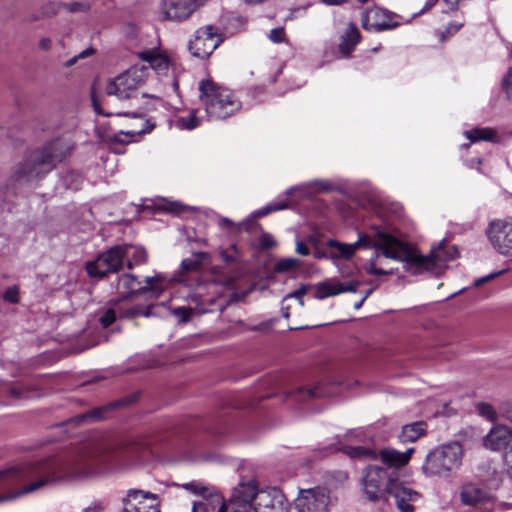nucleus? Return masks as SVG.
Listing matches in <instances>:
<instances>
[{
	"label": "nucleus",
	"mask_w": 512,
	"mask_h": 512,
	"mask_svg": "<svg viewBox=\"0 0 512 512\" xmlns=\"http://www.w3.org/2000/svg\"><path fill=\"white\" fill-rule=\"evenodd\" d=\"M327 252H328V241L326 242L324 248L315 251L314 257L316 259H322V258L329 259Z\"/></svg>",
	"instance_id": "6e6d98bb"
},
{
	"label": "nucleus",
	"mask_w": 512,
	"mask_h": 512,
	"mask_svg": "<svg viewBox=\"0 0 512 512\" xmlns=\"http://www.w3.org/2000/svg\"><path fill=\"white\" fill-rule=\"evenodd\" d=\"M487 236L492 246L503 255L512 254V217L489 224Z\"/></svg>",
	"instance_id": "9d476101"
},
{
	"label": "nucleus",
	"mask_w": 512,
	"mask_h": 512,
	"mask_svg": "<svg viewBox=\"0 0 512 512\" xmlns=\"http://www.w3.org/2000/svg\"><path fill=\"white\" fill-rule=\"evenodd\" d=\"M447 3L450 2V0H445ZM438 2V0H427L426 3H425V6L424 8L422 9L421 12L425 11V10H428L430 8H432L436 3Z\"/></svg>",
	"instance_id": "bf43d9fd"
},
{
	"label": "nucleus",
	"mask_w": 512,
	"mask_h": 512,
	"mask_svg": "<svg viewBox=\"0 0 512 512\" xmlns=\"http://www.w3.org/2000/svg\"><path fill=\"white\" fill-rule=\"evenodd\" d=\"M362 482L369 500L378 501L388 494L395 499L401 512L414 511L413 503L418 500L419 493L400 482L396 472L389 473L379 466H370L365 470Z\"/></svg>",
	"instance_id": "7ed1b4c3"
},
{
	"label": "nucleus",
	"mask_w": 512,
	"mask_h": 512,
	"mask_svg": "<svg viewBox=\"0 0 512 512\" xmlns=\"http://www.w3.org/2000/svg\"><path fill=\"white\" fill-rule=\"evenodd\" d=\"M250 223H253L252 219H246L240 223H234L226 217H220L218 219V225L220 228L227 229L233 233H239L242 230H250Z\"/></svg>",
	"instance_id": "473e14b6"
},
{
	"label": "nucleus",
	"mask_w": 512,
	"mask_h": 512,
	"mask_svg": "<svg viewBox=\"0 0 512 512\" xmlns=\"http://www.w3.org/2000/svg\"><path fill=\"white\" fill-rule=\"evenodd\" d=\"M289 503L280 489L268 487L258 492L255 512H288Z\"/></svg>",
	"instance_id": "dca6fc26"
},
{
	"label": "nucleus",
	"mask_w": 512,
	"mask_h": 512,
	"mask_svg": "<svg viewBox=\"0 0 512 512\" xmlns=\"http://www.w3.org/2000/svg\"><path fill=\"white\" fill-rule=\"evenodd\" d=\"M359 285L356 280L341 282L335 278L327 279L315 284V298L322 300L346 292H356Z\"/></svg>",
	"instance_id": "6ab92c4d"
},
{
	"label": "nucleus",
	"mask_w": 512,
	"mask_h": 512,
	"mask_svg": "<svg viewBox=\"0 0 512 512\" xmlns=\"http://www.w3.org/2000/svg\"><path fill=\"white\" fill-rule=\"evenodd\" d=\"M360 39L361 35L359 30L354 24L350 23L345 33L341 36L339 51L343 55L349 56L355 49L356 45L359 43Z\"/></svg>",
	"instance_id": "b1692460"
},
{
	"label": "nucleus",
	"mask_w": 512,
	"mask_h": 512,
	"mask_svg": "<svg viewBox=\"0 0 512 512\" xmlns=\"http://www.w3.org/2000/svg\"><path fill=\"white\" fill-rule=\"evenodd\" d=\"M93 53H94V49L89 48V49H86V50L82 51L81 53H79L77 55V57H78V59L85 58V57L92 55Z\"/></svg>",
	"instance_id": "680f3d73"
},
{
	"label": "nucleus",
	"mask_w": 512,
	"mask_h": 512,
	"mask_svg": "<svg viewBox=\"0 0 512 512\" xmlns=\"http://www.w3.org/2000/svg\"><path fill=\"white\" fill-rule=\"evenodd\" d=\"M296 252L300 255L307 256L309 255L310 250L305 243L298 241L296 243Z\"/></svg>",
	"instance_id": "5fc2aeb1"
},
{
	"label": "nucleus",
	"mask_w": 512,
	"mask_h": 512,
	"mask_svg": "<svg viewBox=\"0 0 512 512\" xmlns=\"http://www.w3.org/2000/svg\"><path fill=\"white\" fill-rule=\"evenodd\" d=\"M333 393L330 392L323 384H317L313 388H299L294 397L297 400H306L311 398L328 397Z\"/></svg>",
	"instance_id": "cd10ccee"
},
{
	"label": "nucleus",
	"mask_w": 512,
	"mask_h": 512,
	"mask_svg": "<svg viewBox=\"0 0 512 512\" xmlns=\"http://www.w3.org/2000/svg\"><path fill=\"white\" fill-rule=\"evenodd\" d=\"M269 38L274 43H281L284 41L285 32L283 28L272 29L269 34Z\"/></svg>",
	"instance_id": "8fccbe9b"
},
{
	"label": "nucleus",
	"mask_w": 512,
	"mask_h": 512,
	"mask_svg": "<svg viewBox=\"0 0 512 512\" xmlns=\"http://www.w3.org/2000/svg\"><path fill=\"white\" fill-rule=\"evenodd\" d=\"M67 151L68 146L57 139L26 153L13 166L10 182L24 185L43 178L64 159Z\"/></svg>",
	"instance_id": "20e7f679"
},
{
	"label": "nucleus",
	"mask_w": 512,
	"mask_h": 512,
	"mask_svg": "<svg viewBox=\"0 0 512 512\" xmlns=\"http://www.w3.org/2000/svg\"><path fill=\"white\" fill-rule=\"evenodd\" d=\"M482 161L480 158L471 159L469 161V166L471 168L479 169V166L481 165Z\"/></svg>",
	"instance_id": "052dcab7"
},
{
	"label": "nucleus",
	"mask_w": 512,
	"mask_h": 512,
	"mask_svg": "<svg viewBox=\"0 0 512 512\" xmlns=\"http://www.w3.org/2000/svg\"><path fill=\"white\" fill-rule=\"evenodd\" d=\"M168 211L170 212H176V213H179L181 211V206L178 204V203H172L170 204V206L167 208Z\"/></svg>",
	"instance_id": "0e129e2a"
},
{
	"label": "nucleus",
	"mask_w": 512,
	"mask_h": 512,
	"mask_svg": "<svg viewBox=\"0 0 512 512\" xmlns=\"http://www.w3.org/2000/svg\"><path fill=\"white\" fill-rule=\"evenodd\" d=\"M461 26H462L461 24H451L447 28V32L448 33H455V32H457L460 29Z\"/></svg>",
	"instance_id": "774afa93"
},
{
	"label": "nucleus",
	"mask_w": 512,
	"mask_h": 512,
	"mask_svg": "<svg viewBox=\"0 0 512 512\" xmlns=\"http://www.w3.org/2000/svg\"><path fill=\"white\" fill-rule=\"evenodd\" d=\"M503 89L507 96L512 98V68L509 69L506 77L503 79Z\"/></svg>",
	"instance_id": "3c124183"
},
{
	"label": "nucleus",
	"mask_w": 512,
	"mask_h": 512,
	"mask_svg": "<svg viewBox=\"0 0 512 512\" xmlns=\"http://www.w3.org/2000/svg\"><path fill=\"white\" fill-rule=\"evenodd\" d=\"M61 7H63V4L50 3L43 8V14L45 16H53L59 12Z\"/></svg>",
	"instance_id": "603ef678"
},
{
	"label": "nucleus",
	"mask_w": 512,
	"mask_h": 512,
	"mask_svg": "<svg viewBox=\"0 0 512 512\" xmlns=\"http://www.w3.org/2000/svg\"><path fill=\"white\" fill-rule=\"evenodd\" d=\"M140 57L149 64V66H146L148 71L151 68L157 73L162 74L169 68L168 58L154 51H144L140 53Z\"/></svg>",
	"instance_id": "393cba45"
},
{
	"label": "nucleus",
	"mask_w": 512,
	"mask_h": 512,
	"mask_svg": "<svg viewBox=\"0 0 512 512\" xmlns=\"http://www.w3.org/2000/svg\"><path fill=\"white\" fill-rule=\"evenodd\" d=\"M476 408H477L479 415H481L482 417L486 418L487 420H489L491 422L496 421L497 412L495 411V409L493 408L492 405H490L488 403L481 402V403L477 404Z\"/></svg>",
	"instance_id": "4c0bfd02"
},
{
	"label": "nucleus",
	"mask_w": 512,
	"mask_h": 512,
	"mask_svg": "<svg viewBox=\"0 0 512 512\" xmlns=\"http://www.w3.org/2000/svg\"><path fill=\"white\" fill-rule=\"evenodd\" d=\"M125 252V261L127 267L131 269L134 265L143 264L146 262L147 253L143 247L135 245H121Z\"/></svg>",
	"instance_id": "a878e982"
},
{
	"label": "nucleus",
	"mask_w": 512,
	"mask_h": 512,
	"mask_svg": "<svg viewBox=\"0 0 512 512\" xmlns=\"http://www.w3.org/2000/svg\"><path fill=\"white\" fill-rule=\"evenodd\" d=\"M301 261L295 258H284L279 260L275 267L274 271L278 273H286L290 272L298 267H300Z\"/></svg>",
	"instance_id": "e433bc0d"
},
{
	"label": "nucleus",
	"mask_w": 512,
	"mask_h": 512,
	"mask_svg": "<svg viewBox=\"0 0 512 512\" xmlns=\"http://www.w3.org/2000/svg\"><path fill=\"white\" fill-rule=\"evenodd\" d=\"M124 262L125 252L121 245H116L100 254L95 260L87 262L86 270L90 277L103 278L108 273L121 270Z\"/></svg>",
	"instance_id": "6e6552de"
},
{
	"label": "nucleus",
	"mask_w": 512,
	"mask_h": 512,
	"mask_svg": "<svg viewBox=\"0 0 512 512\" xmlns=\"http://www.w3.org/2000/svg\"><path fill=\"white\" fill-rule=\"evenodd\" d=\"M193 313L191 308L186 307H178L173 310V315L179 318L180 322L185 323L190 320V317Z\"/></svg>",
	"instance_id": "c03bdc74"
},
{
	"label": "nucleus",
	"mask_w": 512,
	"mask_h": 512,
	"mask_svg": "<svg viewBox=\"0 0 512 512\" xmlns=\"http://www.w3.org/2000/svg\"><path fill=\"white\" fill-rule=\"evenodd\" d=\"M3 299L11 304L19 302V290L17 286L9 287L3 294Z\"/></svg>",
	"instance_id": "37998d69"
},
{
	"label": "nucleus",
	"mask_w": 512,
	"mask_h": 512,
	"mask_svg": "<svg viewBox=\"0 0 512 512\" xmlns=\"http://www.w3.org/2000/svg\"><path fill=\"white\" fill-rule=\"evenodd\" d=\"M113 459L107 445H88L74 456L48 458L0 471V489L11 490L0 496V503L15 500L65 479H83L96 475Z\"/></svg>",
	"instance_id": "f257e3e1"
},
{
	"label": "nucleus",
	"mask_w": 512,
	"mask_h": 512,
	"mask_svg": "<svg viewBox=\"0 0 512 512\" xmlns=\"http://www.w3.org/2000/svg\"><path fill=\"white\" fill-rule=\"evenodd\" d=\"M122 504L123 512H159L157 496L138 489L128 490Z\"/></svg>",
	"instance_id": "2eb2a0df"
},
{
	"label": "nucleus",
	"mask_w": 512,
	"mask_h": 512,
	"mask_svg": "<svg viewBox=\"0 0 512 512\" xmlns=\"http://www.w3.org/2000/svg\"><path fill=\"white\" fill-rule=\"evenodd\" d=\"M309 188H311L315 191L329 190L330 184L325 181H317L316 180V181L310 182L308 184H303V185H299V186L292 187V188L288 189L287 195H292L296 191H301L303 194H305V193H307L305 191V189H309Z\"/></svg>",
	"instance_id": "f704fd0d"
},
{
	"label": "nucleus",
	"mask_w": 512,
	"mask_h": 512,
	"mask_svg": "<svg viewBox=\"0 0 512 512\" xmlns=\"http://www.w3.org/2000/svg\"><path fill=\"white\" fill-rule=\"evenodd\" d=\"M463 450L458 442H451L433 449L422 466L426 476L448 478L462 464Z\"/></svg>",
	"instance_id": "423d86ee"
},
{
	"label": "nucleus",
	"mask_w": 512,
	"mask_h": 512,
	"mask_svg": "<svg viewBox=\"0 0 512 512\" xmlns=\"http://www.w3.org/2000/svg\"><path fill=\"white\" fill-rule=\"evenodd\" d=\"M395 18L396 14L375 6L362 14L361 24L366 31L389 30L398 26V22Z\"/></svg>",
	"instance_id": "f3484780"
},
{
	"label": "nucleus",
	"mask_w": 512,
	"mask_h": 512,
	"mask_svg": "<svg viewBox=\"0 0 512 512\" xmlns=\"http://www.w3.org/2000/svg\"><path fill=\"white\" fill-rule=\"evenodd\" d=\"M460 499L465 505L477 506L490 501V496L486 490L474 484H467L461 489Z\"/></svg>",
	"instance_id": "4be33fe9"
},
{
	"label": "nucleus",
	"mask_w": 512,
	"mask_h": 512,
	"mask_svg": "<svg viewBox=\"0 0 512 512\" xmlns=\"http://www.w3.org/2000/svg\"><path fill=\"white\" fill-rule=\"evenodd\" d=\"M329 503V493L318 487L302 490L294 502V508L297 512H325Z\"/></svg>",
	"instance_id": "9b49d317"
},
{
	"label": "nucleus",
	"mask_w": 512,
	"mask_h": 512,
	"mask_svg": "<svg viewBox=\"0 0 512 512\" xmlns=\"http://www.w3.org/2000/svg\"><path fill=\"white\" fill-rule=\"evenodd\" d=\"M485 448L503 452L512 445V429L505 425H494L483 439Z\"/></svg>",
	"instance_id": "aec40b11"
},
{
	"label": "nucleus",
	"mask_w": 512,
	"mask_h": 512,
	"mask_svg": "<svg viewBox=\"0 0 512 512\" xmlns=\"http://www.w3.org/2000/svg\"><path fill=\"white\" fill-rule=\"evenodd\" d=\"M371 247H374L375 256L370 259L365 270L370 275H390L392 269L385 270L379 268L381 257L389 258L405 263V268L412 274H420L423 271L432 270L439 267L442 263L453 260L458 251L451 248V251L444 252L441 245L433 247L429 255H421L412 245L401 241L396 236L390 234L386 229L372 227Z\"/></svg>",
	"instance_id": "f03ea898"
},
{
	"label": "nucleus",
	"mask_w": 512,
	"mask_h": 512,
	"mask_svg": "<svg viewBox=\"0 0 512 512\" xmlns=\"http://www.w3.org/2000/svg\"><path fill=\"white\" fill-rule=\"evenodd\" d=\"M321 1L327 5H340L344 2H346L347 0H321Z\"/></svg>",
	"instance_id": "69168bd1"
},
{
	"label": "nucleus",
	"mask_w": 512,
	"mask_h": 512,
	"mask_svg": "<svg viewBox=\"0 0 512 512\" xmlns=\"http://www.w3.org/2000/svg\"><path fill=\"white\" fill-rule=\"evenodd\" d=\"M108 409H109L108 407H98V408L92 409L89 412H86V413L76 416L73 419V421L76 424L93 423V422L99 421L104 418V414L108 411Z\"/></svg>",
	"instance_id": "7c9ffc66"
},
{
	"label": "nucleus",
	"mask_w": 512,
	"mask_h": 512,
	"mask_svg": "<svg viewBox=\"0 0 512 512\" xmlns=\"http://www.w3.org/2000/svg\"><path fill=\"white\" fill-rule=\"evenodd\" d=\"M207 256V253L204 252L194 254L192 257L182 261L181 269L185 272L197 271Z\"/></svg>",
	"instance_id": "72a5a7b5"
},
{
	"label": "nucleus",
	"mask_w": 512,
	"mask_h": 512,
	"mask_svg": "<svg viewBox=\"0 0 512 512\" xmlns=\"http://www.w3.org/2000/svg\"><path fill=\"white\" fill-rule=\"evenodd\" d=\"M501 272L499 273H491L489 275H486V276H483L481 278H478L474 281V286L475 287H480L481 285L487 283L488 281L494 279L496 276H498Z\"/></svg>",
	"instance_id": "864d4df0"
},
{
	"label": "nucleus",
	"mask_w": 512,
	"mask_h": 512,
	"mask_svg": "<svg viewBox=\"0 0 512 512\" xmlns=\"http://www.w3.org/2000/svg\"><path fill=\"white\" fill-rule=\"evenodd\" d=\"M92 103H93V107H94V110L96 113L98 114H101V115H104V116H110L112 115V113H104L101 108H100V105L98 104L96 98L94 95H92Z\"/></svg>",
	"instance_id": "13d9d810"
},
{
	"label": "nucleus",
	"mask_w": 512,
	"mask_h": 512,
	"mask_svg": "<svg viewBox=\"0 0 512 512\" xmlns=\"http://www.w3.org/2000/svg\"><path fill=\"white\" fill-rule=\"evenodd\" d=\"M413 452L414 448H408L405 452H399L395 449L386 448L380 451V457L382 462L389 467H401L409 462Z\"/></svg>",
	"instance_id": "5701e85b"
},
{
	"label": "nucleus",
	"mask_w": 512,
	"mask_h": 512,
	"mask_svg": "<svg viewBox=\"0 0 512 512\" xmlns=\"http://www.w3.org/2000/svg\"><path fill=\"white\" fill-rule=\"evenodd\" d=\"M63 7L71 13L86 12L90 9V5L88 2L67 3L63 4Z\"/></svg>",
	"instance_id": "a19ab883"
},
{
	"label": "nucleus",
	"mask_w": 512,
	"mask_h": 512,
	"mask_svg": "<svg viewBox=\"0 0 512 512\" xmlns=\"http://www.w3.org/2000/svg\"><path fill=\"white\" fill-rule=\"evenodd\" d=\"M260 490L255 479L241 480L239 484L233 488L229 498V507L248 511L251 503H256L257 494Z\"/></svg>",
	"instance_id": "a211bd4d"
},
{
	"label": "nucleus",
	"mask_w": 512,
	"mask_h": 512,
	"mask_svg": "<svg viewBox=\"0 0 512 512\" xmlns=\"http://www.w3.org/2000/svg\"><path fill=\"white\" fill-rule=\"evenodd\" d=\"M199 92L209 120L226 119L241 109V102L235 94L211 79L199 83Z\"/></svg>",
	"instance_id": "39448f33"
},
{
	"label": "nucleus",
	"mask_w": 512,
	"mask_h": 512,
	"mask_svg": "<svg viewBox=\"0 0 512 512\" xmlns=\"http://www.w3.org/2000/svg\"><path fill=\"white\" fill-rule=\"evenodd\" d=\"M51 44H52V42L49 38H42L39 41V48L44 51H47L51 48Z\"/></svg>",
	"instance_id": "4d7b16f0"
},
{
	"label": "nucleus",
	"mask_w": 512,
	"mask_h": 512,
	"mask_svg": "<svg viewBox=\"0 0 512 512\" xmlns=\"http://www.w3.org/2000/svg\"><path fill=\"white\" fill-rule=\"evenodd\" d=\"M117 313H118V311H116L115 309H112V308L106 310L99 319L102 326L104 328L110 326L116 320Z\"/></svg>",
	"instance_id": "79ce46f5"
},
{
	"label": "nucleus",
	"mask_w": 512,
	"mask_h": 512,
	"mask_svg": "<svg viewBox=\"0 0 512 512\" xmlns=\"http://www.w3.org/2000/svg\"><path fill=\"white\" fill-rule=\"evenodd\" d=\"M186 491L200 496L204 501H210L211 503H221V495L219 492L210 485H206L199 481H191L180 485Z\"/></svg>",
	"instance_id": "412c9836"
},
{
	"label": "nucleus",
	"mask_w": 512,
	"mask_h": 512,
	"mask_svg": "<svg viewBox=\"0 0 512 512\" xmlns=\"http://www.w3.org/2000/svg\"><path fill=\"white\" fill-rule=\"evenodd\" d=\"M461 26H462L461 24H451L447 28V32L448 33H455V32H457L460 29Z\"/></svg>",
	"instance_id": "338daca9"
},
{
	"label": "nucleus",
	"mask_w": 512,
	"mask_h": 512,
	"mask_svg": "<svg viewBox=\"0 0 512 512\" xmlns=\"http://www.w3.org/2000/svg\"><path fill=\"white\" fill-rule=\"evenodd\" d=\"M216 503H211L210 501H198L193 502L191 512H209L213 509Z\"/></svg>",
	"instance_id": "a18cd8bd"
},
{
	"label": "nucleus",
	"mask_w": 512,
	"mask_h": 512,
	"mask_svg": "<svg viewBox=\"0 0 512 512\" xmlns=\"http://www.w3.org/2000/svg\"><path fill=\"white\" fill-rule=\"evenodd\" d=\"M306 294V289L305 287H301L299 289H297L296 291L288 294L285 298H284V302H287L288 300L290 299H297L298 300V304L300 307H303L304 306V301H303V296Z\"/></svg>",
	"instance_id": "de8ad7c7"
},
{
	"label": "nucleus",
	"mask_w": 512,
	"mask_h": 512,
	"mask_svg": "<svg viewBox=\"0 0 512 512\" xmlns=\"http://www.w3.org/2000/svg\"><path fill=\"white\" fill-rule=\"evenodd\" d=\"M287 207H288V202L287 201H281V202L270 203L267 206H265V207H263V208H261L259 210H256L248 218V219H252V221H253V223H250V229L252 228V226L257 225V223L255 222L256 218L264 217V216L268 215L271 212L283 210V209H285Z\"/></svg>",
	"instance_id": "2f4dec72"
},
{
	"label": "nucleus",
	"mask_w": 512,
	"mask_h": 512,
	"mask_svg": "<svg viewBox=\"0 0 512 512\" xmlns=\"http://www.w3.org/2000/svg\"><path fill=\"white\" fill-rule=\"evenodd\" d=\"M285 303L286 302L283 301L281 311H282L283 317L288 319L290 316V313H289L290 307L288 305H286Z\"/></svg>",
	"instance_id": "e2e57ef3"
},
{
	"label": "nucleus",
	"mask_w": 512,
	"mask_h": 512,
	"mask_svg": "<svg viewBox=\"0 0 512 512\" xmlns=\"http://www.w3.org/2000/svg\"><path fill=\"white\" fill-rule=\"evenodd\" d=\"M206 0H162L161 13L165 20L181 22L188 19Z\"/></svg>",
	"instance_id": "4468645a"
},
{
	"label": "nucleus",
	"mask_w": 512,
	"mask_h": 512,
	"mask_svg": "<svg viewBox=\"0 0 512 512\" xmlns=\"http://www.w3.org/2000/svg\"><path fill=\"white\" fill-rule=\"evenodd\" d=\"M201 123V117L198 116V110H191L188 115L180 116L175 121V126L180 130H193Z\"/></svg>",
	"instance_id": "c85d7f7f"
},
{
	"label": "nucleus",
	"mask_w": 512,
	"mask_h": 512,
	"mask_svg": "<svg viewBox=\"0 0 512 512\" xmlns=\"http://www.w3.org/2000/svg\"><path fill=\"white\" fill-rule=\"evenodd\" d=\"M502 459L506 474L512 480V444L503 452Z\"/></svg>",
	"instance_id": "ea45409f"
},
{
	"label": "nucleus",
	"mask_w": 512,
	"mask_h": 512,
	"mask_svg": "<svg viewBox=\"0 0 512 512\" xmlns=\"http://www.w3.org/2000/svg\"><path fill=\"white\" fill-rule=\"evenodd\" d=\"M147 77L148 68L145 65H135L109 81L106 86V93L119 99H128L146 81Z\"/></svg>",
	"instance_id": "0eeeda50"
},
{
	"label": "nucleus",
	"mask_w": 512,
	"mask_h": 512,
	"mask_svg": "<svg viewBox=\"0 0 512 512\" xmlns=\"http://www.w3.org/2000/svg\"><path fill=\"white\" fill-rule=\"evenodd\" d=\"M259 245L263 249L272 248L275 245V240L269 233H262L258 239Z\"/></svg>",
	"instance_id": "09e8293b"
},
{
	"label": "nucleus",
	"mask_w": 512,
	"mask_h": 512,
	"mask_svg": "<svg viewBox=\"0 0 512 512\" xmlns=\"http://www.w3.org/2000/svg\"><path fill=\"white\" fill-rule=\"evenodd\" d=\"M361 248H371V236L359 233L358 240L354 243H343L334 239L328 240V252L327 255L329 260H351L356 252Z\"/></svg>",
	"instance_id": "ddd939ff"
},
{
	"label": "nucleus",
	"mask_w": 512,
	"mask_h": 512,
	"mask_svg": "<svg viewBox=\"0 0 512 512\" xmlns=\"http://www.w3.org/2000/svg\"><path fill=\"white\" fill-rule=\"evenodd\" d=\"M464 136L471 142L477 141H494L496 131L492 128H475L464 132Z\"/></svg>",
	"instance_id": "c756f323"
},
{
	"label": "nucleus",
	"mask_w": 512,
	"mask_h": 512,
	"mask_svg": "<svg viewBox=\"0 0 512 512\" xmlns=\"http://www.w3.org/2000/svg\"><path fill=\"white\" fill-rule=\"evenodd\" d=\"M221 41L213 26H205L196 31L194 39L189 42V50L194 57L204 59L213 53Z\"/></svg>",
	"instance_id": "1a4fd4ad"
},
{
	"label": "nucleus",
	"mask_w": 512,
	"mask_h": 512,
	"mask_svg": "<svg viewBox=\"0 0 512 512\" xmlns=\"http://www.w3.org/2000/svg\"><path fill=\"white\" fill-rule=\"evenodd\" d=\"M152 128H153V126L149 127V129L131 130V131H128V132L121 131L118 135L115 136V140L118 141V142L123 143V142H126V141L124 139H122L121 136L133 138L134 136H137V135H140L142 133H146V132L151 131Z\"/></svg>",
	"instance_id": "49530a36"
},
{
	"label": "nucleus",
	"mask_w": 512,
	"mask_h": 512,
	"mask_svg": "<svg viewBox=\"0 0 512 512\" xmlns=\"http://www.w3.org/2000/svg\"><path fill=\"white\" fill-rule=\"evenodd\" d=\"M161 280L162 277L160 275L155 277L147 276L145 278L146 285L143 286L135 275L127 273L119 277L116 289L124 298L134 294H145L147 292L158 294L159 289L157 288L156 284Z\"/></svg>",
	"instance_id": "f8f14e48"
},
{
	"label": "nucleus",
	"mask_w": 512,
	"mask_h": 512,
	"mask_svg": "<svg viewBox=\"0 0 512 512\" xmlns=\"http://www.w3.org/2000/svg\"><path fill=\"white\" fill-rule=\"evenodd\" d=\"M425 433V424L423 422H415L405 425L402 428L399 439L403 443L414 442Z\"/></svg>",
	"instance_id": "bb28decb"
},
{
	"label": "nucleus",
	"mask_w": 512,
	"mask_h": 512,
	"mask_svg": "<svg viewBox=\"0 0 512 512\" xmlns=\"http://www.w3.org/2000/svg\"><path fill=\"white\" fill-rule=\"evenodd\" d=\"M346 453L352 458H377V454L373 450L362 446L346 447Z\"/></svg>",
	"instance_id": "c9c22d12"
},
{
	"label": "nucleus",
	"mask_w": 512,
	"mask_h": 512,
	"mask_svg": "<svg viewBox=\"0 0 512 512\" xmlns=\"http://www.w3.org/2000/svg\"><path fill=\"white\" fill-rule=\"evenodd\" d=\"M118 314L123 318H134L138 315L150 316L149 309L144 310L141 306H133L128 309L118 310Z\"/></svg>",
	"instance_id": "58836bf2"
}]
</instances>
